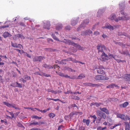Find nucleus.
Returning <instances> with one entry per match:
<instances>
[{
    "mask_svg": "<svg viewBox=\"0 0 130 130\" xmlns=\"http://www.w3.org/2000/svg\"><path fill=\"white\" fill-rule=\"evenodd\" d=\"M9 26L8 25H7L0 27V31L1 30L4 29L6 28L9 27Z\"/></svg>",
    "mask_w": 130,
    "mask_h": 130,
    "instance_id": "obj_30",
    "label": "nucleus"
},
{
    "mask_svg": "<svg viewBox=\"0 0 130 130\" xmlns=\"http://www.w3.org/2000/svg\"><path fill=\"white\" fill-rule=\"evenodd\" d=\"M71 27L70 26H66L65 28V29L66 30H69L70 29Z\"/></svg>",
    "mask_w": 130,
    "mask_h": 130,
    "instance_id": "obj_43",
    "label": "nucleus"
},
{
    "mask_svg": "<svg viewBox=\"0 0 130 130\" xmlns=\"http://www.w3.org/2000/svg\"><path fill=\"white\" fill-rule=\"evenodd\" d=\"M68 44L69 45H72L73 46H74L75 43L73 42L70 40H69Z\"/></svg>",
    "mask_w": 130,
    "mask_h": 130,
    "instance_id": "obj_29",
    "label": "nucleus"
},
{
    "mask_svg": "<svg viewBox=\"0 0 130 130\" xmlns=\"http://www.w3.org/2000/svg\"><path fill=\"white\" fill-rule=\"evenodd\" d=\"M44 50L47 51L49 52H54L56 50V49H53L51 48H45Z\"/></svg>",
    "mask_w": 130,
    "mask_h": 130,
    "instance_id": "obj_23",
    "label": "nucleus"
},
{
    "mask_svg": "<svg viewBox=\"0 0 130 130\" xmlns=\"http://www.w3.org/2000/svg\"><path fill=\"white\" fill-rule=\"evenodd\" d=\"M58 63L62 64H66L67 63L65 59L62 60L60 61Z\"/></svg>",
    "mask_w": 130,
    "mask_h": 130,
    "instance_id": "obj_26",
    "label": "nucleus"
},
{
    "mask_svg": "<svg viewBox=\"0 0 130 130\" xmlns=\"http://www.w3.org/2000/svg\"><path fill=\"white\" fill-rule=\"evenodd\" d=\"M47 40V42L49 43H51V42H53V40L51 39L48 38Z\"/></svg>",
    "mask_w": 130,
    "mask_h": 130,
    "instance_id": "obj_54",
    "label": "nucleus"
},
{
    "mask_svg": "<svg viewBox=\"0 0 130 130\" xmlns=\"http://www.w3.org/2000/svg\"><path fill=\"white\" fill-rule=\"evenodd\" d=\"M111 16L110 18V19L111 20H114L115 21L117 22L118 21V20L116 18V15L115 14H112L111 15Z\"/></svg>",
    "mask_w": 130,
    "mask_h": 130,
    "instance_id": "obj_16",
    "label": "nucleus"
},
{
    "mask_svg": "<svg viewBox=\"0 0 130 130\" xmlns=\"http://www.w3.org/2000/svg\"><path fill=\"white\" fill-rule=\"evenodd\" d=\"M16 83L17 84V87L20 88L22 87V85L21 84H19L17 82H16Z\"/></svg>",
    "mask_w": 130,
    "mask_h": 130,
    "instance_id": "obj_47",
    "label": "nucleus"
},
{
    "mask_svg": "<svg viewBox=\"0 0 130 130\" xmlns=\"http://www.w3.org/2000/svg\"><path fill=\"white\" fill-rule=\"evenodd\" d=\"M74 46L79 50H84V48L83 47H81L80 45L77 43H75Z\"/></svg>",
    "mask_w": 130,
    "mask_h": 130,
    "instance_id": "obj_13",
    "label": "nucleus"
},
{
    "mask_svg": "<svg viewBox=\"0 0 130 130\" xmlns=\"http://www.w3.org/2000/svg\"><path fill=\"white\" fill-rule=\"evenodd\" d=\"M107 129V127H105L103 128H102L101 126H99L97 127V130H104Z\"/></svg>",
    "mask_w": 130,
    "mask_h": 130,
    "instance_id": "obj_32",
    "label": "nucleus"
},
{
    "mask_svg": "<svg viewBox=\"0 0 130 130\" xmlns=\"http://www.w3.org/2000/svg\"><path fill=\"white\" fill-rule=\"evenodd\" d=\"M101 119L98 117V119L96 120V122L98 123H99Z\"/></svg>",
    "mask_w": 130,
    "mask_h": 130,
    "instance_id": "obj_50",
    "label": "nucleus"
},
{
    "mask_svg": "<svg viewBox=\"0 0 130 130\" xmlns=\"http://www.w3.org/2000/svg\"><path fill=\"white\" fill-rule=\"evenodd\" d=\"M98 104V103H91V104H90V105L91 106H92V105H97Z\"/></svg>",
    "mask_w": 130,
    "mask_h": 130,
    "instance_id": "obj_64",
    "label": "nucleus"
},
{
    "mask_svg": "<svg viewBox=\"0 0 130 130\" xmlns=\"http://www.w3.org/2000/svg\"><path fill=\"white\" fill-rule=\"evenodd\" d=\"M124 15V17L125 20H128L130 19V17L127 15L126 13Z\"/></svg>",
    "mask_w": 130,
    "mask_h": 130,
    "instance_id": "obj_24",
    "label": "nucleus"
},
{
    "mask_svg": "<svg viewBox=\"0 0 130 130\" xmlns=\"http://www.w3.org/2000/svg\"><path fill=\"white\" fill-rule=\"evenodd\" d=\"M3 103H4V104L6 105L7 106H8L9 107H11L12 105V104H10L9 103L7 102H4Z\"/></svg>",
    "mask_w": 130,
    "mask_h": 130,
    "instance_id": "obj_34",
    "label": "nucleus"
},
{
    "mask_svg": "<svg viewBox=\"0 0 130 130\" xmlns=\"http://www.w3.org/2000/svg\"><path fill=\"white\" fill-rule=\"evenodd\" d=\"M117 117L121 118L124 121H126L127 120H130V118L127 115L125 116L124 115L118 113L117 115Z\"/></svg>",
    "mask_w": 130,
    "mask_h": 130,
    "instance_id": "obj_2",
    "label": "nucleus"
},
{
    "mask_svg": "<svg viewBox=\"0 0 130 130\" xmlns=\"http://www.w3.org/2000/svg\"><path fill=\"white\" fill-rule=\"evenodd\" d=\"M100 109L101 111L105 112L107 115H108L109 113L108 110L105 108H100Z\"/></svg>",
    "mask_w": 130,
    "mask_h": 130,
    "instance_id": "obj_15",
    "label": "nucleus"
},
{
    "mask_svg": "<svg viewBox=\"0 0 130 130\" xmlns=\"http://www.w3.org/2000/svg\"><path fill=\"white\" fill-rule=\"evenodd\" d=\"M119 52L122 54L124 55H127L128 54V51L127 50H126L125 51H119Z\"/></svg>",
    "mask_w": 130,
    "mask_h": 130,
    "instance_id": "obj_33",
    "label": "nucleus"
},
{
    "mask_svg": "<svg viewBox=\"0 0 130 130\" xmlns=\"http://www.w3.org/2000/svg\"><path fill=\"white\" fill-rule=\"evenodd\" d=\"M73 98L78 100H79L80 99V98L79 97L75 96H74V98Z\"/></svg>",
    "mask_w": 130,
    "mask_h": 130,
    "instance_id": "obj_62",
    "label": "nucleus"
},
{
    "mask_svg": "<svg viewBox=\"0 0 130 130\" xmlns=\"http://www.w3.org/2000/svg\"><path fill=\"white\" fill-rule=\"evenodd\" d=\"M119 27V26L118 25H114L113 26H112L108 23H106L105 24V26H103L102 27V28H108L110 30H112L116 28H118Z\"/></svg>",
    "mask_w": 130,
    "mask_h": 130,
    "instance_id": "obj_1",
    "label": "nucleus"
},
{
    "mask_svg": "<svg viewBox=\"0 0 130 130\" xmlns=\"http://www.w3.org/2000/svg\"><path fill=\"white\" fill-rule=\"evenodd\" d=\"M120 12L123 15H124L126 13H124V9H122L121 8H120Z\"/></svg>",
    "mask_w": 130,
    "mask_h": 130,
    "instance_id": "obj_49",
    "label": "nucleus"
},
{
    "mask_svg": "<svg viewBox=\"0 0 130 130\" xmlns=\"http://www.w3.org/2000/svg\"><path fill=\"white\" fill-rule=\"evenodd\" d=\"M120 124H120V123H119V124H115L114 126H111L110 127V128L111 129H113L115 127H116V126H118V125H120Z\"/></svg>",
    "mask_w": 130,
    "mask_h": 130,
    "instance_id": "obj_44",
    "label": "nucleus"
},
{
    "mask_svg": "<svg viewBox=\"0 0 130 130\" xmlns=\"http://www.w3.org/2000/svg\"><path fill=\"white\" fill-rule=\"evenodd\" d=\"M85 128L83 126H81L79 127V130H84Z\"/></svg>",
    "mask_w": 130,
    "mask_h": 130,
    "instance_id": "obj_59",
    "label": "nucleus"
},
{
    "mask_svg": "<svg viewBox=\"0 0 130 130\" xmlns=\"http://www.w3.org/2000/svg\"><path fill=\"white\" fill-rule=\"evenodd\" d=\"M71 38L72 40H78L79 41L80 40V39H79V38H76L75 37H71Z\"/></svg>",
    "mask_w": 130,
    "mask_h": 130,
    "instance_id": "obj_56",
    "label": "nucleus"
},
{
    "mask_svg": "<svg viewBox=\"0 0 130 130\" xmlns=\"http://www.w3.org/2000/svg\"><path fill=\"white\" fill-rule=\"evenodd\" d=\"M4 73V71L2 69H0V74L3 75Z\"/></svg>",
    "mask_w": 130,
    "mask_h": 130,
    "instance_id": "obj_61",
    "label": "nucleus"
},
{
    "mask_svg": "<svg viewBox=\"0 0 130 130\" xmlns=\"http://www.w3.org/2000/svg\"><path fill=\"white\" fill-rule=\"evenodd\" d=\"M10 86H11L13 87H17V84L16 83V82L15 83H12L11 84Z\"/></svg>",
    "mask_w": 130,
    "mask_h": 130,
    "instance_id": "obj_51",
    "label": "nucleus"
},
{
    "mask_svg": "<svg viewBox=\"0 0 130 130\" xmlns=\"http://www.w3.org/2000/svg\"><path fill=\"white\" fill-rule=\"evenodd\" d=\"M83 122L84 123H85L87 126H88L90 123V120L89 119H84Z\"/></svg>",
    "mask_w": 130,
    "mask_h": 130,
    "instance_id": "obj_22",
    "label": "nucleus"
},
{
    "mask_svg": "<svg viewBox=\"0 0 130 130\" xmlns=\"http://www.w3.org/2000/svg\"><path fill=\"white\" fill-rule=\"evenodd\" d=\"M109 57H111V58L112 57L113 58L115 59H116L115 58V56H114V55H113L112 54H110V56Z\"/></svg>",
    "mask_w": 130,
    "mask_h": 130,
    "instance_id": "obj_58",
    "label": "nucleus"
},
{
    "mask_svg": "<svg viewBox=\"0 0 130 130\" xmlns=\"http://www.w3.org/2000/svg\"><path fill=\"white\" fill-rule=\"evenodd\" d=\"M76 107L78 109V108L77 107V106H76L75 105V104L72 105H71V107Z\"/></svg>",
    "mask_w": 130,
    "mask_h": 130,
    "instance_id": "obj_57",
    "label": "nucleus"
},
{
    "mask_svg": "<svg viewBox=\"0 0 130 130\" xmlns=\"http://www.w3.org/2000/svg\"><path fill=\"white\" fill-rule=\"evenodd\" d=\"M33 124L38 125V124H39V123L38 122H34L32 123H31L30 124V125H31Z\"/></svg>",
    "mask_w": 130,
    "mask_h": 130,
    "instance_id": "obj_52",
    "label": "nucleus"
},
{
    "mask_svg": "<svg viewBox=\"0 0 130 130\" xmlns=\"http://www.w3.org/2000/svg\"><path fill=\"white\" fill-rule=\"evenodd\" d=\"M20 26H23V27H25V25L24 23L23 22H20L19 23Z\"/></svg>",
    "mask_w": 130,
    "mask_h": 130,
    "instance_id": "obj_45",
    "label": "nucleus"
},
{
    "mask_svg": "<svg viewBox=\"0 0 130 130\" xmlns=\"http://www.w3.org/2000/svg\"><path fill=\"white\" fill-rule=\"evenodd\" d=\"M2 36L5 38H6L8 37H11L12 35L10 34V33H3Z\"/></svg>",
    "mask_w": 130,
    "mask_h": 130,
    "instance_id": "obj_18",
    "label": "nucleus"
},
{
    "mask_svg": "<svg viewBox=\"0 0 130 130\" xmlns=\"http://www.w3.org/2000/svg\"><path fill=\"white\" fill-rule=\"evenodd\" d=\"M97 48L98 50V52H102V50L101 48H100L101 47L100 46V45L99 44L97 46Z\"/></svg>",
    "mask_w": 130,
    "mask_h": 130,
    "instance_id": "obj_37",
    "label": "nucleus"
},
{
    "mask_svg": "<svg viewBox=\"0 0 130 130\" xmlns=\"http://www.w3.org/2000/svg\"><path fill=\"white\" fill-rule=\"evenodd\" d=\"M94 78L97 80L107 79L106 78V77L105 76L100 75H98L95 76Z\"/></svg>",
    "mask_w": 130,
    "mask_h": 130,
    "instance_id": "obj_5",
    "label": "nucleus"
},
{
    "mask_svg": "<svg viewBox=\"0 0 130 130\" xmlns=\"http://www.w3.org/2000/svg\"><path fill=\"white\" fill-rule=\"evenodd\" d=\"M67 76L68 77H67V78H69L72 79H73L76 78V76L75 75H73L70 76L67 75Z\"/></svg>",
    "mask_w": 130,
    "mask_h": 130,
    "instance_id": "obj_35",
    "label": "nucleus"
},
{
    "mask_svg": "<svg viewBox=\"0 0 130 130\" xmlns=\"http://www.w3.org/2000/svg\"><path fill=\"white\" fill-rule=\"evenodd\" d=\"M52 37L54 39L56 40H58L57 38L56 37V36L54 34H52Z\"/></svg>",
    "mask_w": 130,
    "mask_h": 130,
    "instance_id": "obj_46",
    "label": "nucleus"
},
{
    "mask_svg": "<svg viewBox=\"0 0 130 130\" xmlns=\"http://www.w3.org/2000/svg\"><path fill=\"white\" fill-rule=\"evenodd\" d=\"M78 20H72L71 21V25L73 26H74L78 22Z\"/></svg>",
    "mask_w": 130,
    "mask_h": 130,
    "instance_id": "obj_17",
    "label": "nucleus"
},
{
    "mask_svg": "<svg viewBox=\"0 0 130 130\" xmlns=\"http://www.w3.org/2000/svg\"><path fill=\"white\" fill-rule=\"evenodd\" d=\"M76 114L75 113H74L73 112L71 113L70 114V119H71L73 115Z\"/></svg>",
    "mask_w": 130,
    "mask_h": 130,
    "instance_id": "obj_53",
    "label": "nucleus"
},
{
    "mask_svg": "<svg viewBox=\"0 0 130 130\" xmlns=\"http://www.w3.org/2000/svg\"><path fill=\"white\" fill-rule=\"evenodd\" d=\"M11 44L12 46L14 47L21 48V47H22V46L21 44H17L16 43H13L12 42H11Z\"/></svg>",
    "mask_w": 130,
    "mask_h": 130,
    "instance_id": "obj_9",
    "label": "nucleus"
},
{
    "mask_svg": "<svg viewBox=\"0 0 130 130\" xmlns=\"http://www.w3.org/2000/svg\"><path fill=\"white\" fill-rule=\"evenodd\" d=\"M128 102H126L123 104H121L119 106L121 108H125L128 105Z\"/></svg>",
    "mask_w": 130,
    "mask_h": 130,
    "instance_id": "obj_12",
    "label": "nucleus"
},
{
    "mask_svg": "<svg viewBox=\"0 0 130 130\" xmlns=\"http://www.w3.org/2000/svg\"><path fill=\"white\" fill-rule=\"evenodd\" d=\"M116 87H118L117 85H115L114 84H112L109 85L108 86H107V88H113L114 86Z\"/></svg>",
    "mask_w": 130,
    "mask_h": 130,
    "instance_id": "obj_31",
    "label": "nucleus"
},
{
    "mask_svg": "<svg viewBox=\"0 0 130 130\" xmlns=\"http://www.w3.org/2000/svg\"><path fill=\"white\" fill-rule=\"evenodd\" d=\"M50 24L49 22H47L46 23H44L43 26L44 28L47 29H50Z\"/></svg>",
    "mask_w": 130,
    "mask_h": 130,
    "instance_id": "obj_8",
    "label": "nucleus"
},
{
    "mask_svg": "<svg viewBox=\"0 0 130 130\" xmlns=\"http://www.w3.org/2000/svg\"><path fill=\"white\" fill-rule=\"evenodd\" d=\"M43 67H44L48 69H52L54 68V66H52L50 65H47L46 64H43L42 66Z\"/></svg>",
    "mask_w": 130,
    "mask_h": 130,
    "instance_id": "obj_10",
    "label": "nucleus"
},
{
    "mask_svg": "<svg viewBox=\"0 0 130 130\" xmlns=\"http://www.w3.org/2000/svg\"><path fill=\"white\" fill-rule=\"evenodd\" d=\"M96 112L97 115L100 117V118L101 119L103 118L104 119L106 118V115L104 112L99 110H97Z\"/></svg>",
    "mask_w": 130,
    "mask_h": 130,
    "instance_id": "obj_4",
    "label": "nucleus"
},
{
    "mask_svg": "<svg viewBox=\"0 0 130 130\" xmlns=\"http://www.w3.org/2000/svg\"><path fill=\"white\" fill-rule=\"evenodd\" d=\"M65 69L66 70H67L68 71H70L72 72H75V70H73V69L69 67H65Z\"/></svg>",
    "mask_w": 130,
    "mask_h": 130,
    "instance_id": "obj_28",
    "label": "nucleus"
},
{
    "mask_svg": "<svg viewBox=\"0 0 130 130\" xmlns=\"http://www.w3.org/2000/svg\"><path fill=\"white\" fill-rule=\"evenodd\" d=\"M125 80L128 82H130V74H126L125 75Z\"/></svg>",
    "mask_w": 130,
    "mask_h": 130,
    "instance_id": "obj_19",
    "label": "nucleus"
},
{
    "mask_svg": "<svg viewBox=\"0 0 130 130\" xmlns=\"http://www.w3.org/2000/svg\"><path fill=\"white\" fill-rule=\"evenodd\" d=\"M85 77V75L83 74H80L78 76L77 79H81Z\"/></svg>",
    "mask_w": 130,
    "mask_h": 130,
    "instance_id": "obj_25",
    "label": "nucleus"
},
{
    "mask_svg": "<svg viewBox=\"0 0 130 130\" xmlns=\"http://www.w3.org/2000/svg\"><path fill=\"white\" fill-rule=\"evenodd\" d=\"M89 20L88 19H86V20H85L84 21L83 23H82V24H81V25H80V26H79L77 28V31H78L80 29V28L81 27H82V26H82L84 24H88L89 23Z\"/></svg>",
    "mask_w": 130,
    "mask_h": 130,
    "instance_id": "obj_7",
    "label": "nucleus"
},
{
    "mask_svg": "<svg viewBox=\"0 0 130 130\" xmlns=\"http://www.w3.org/2000/svg\"><path fill=\"white\" fill-rule=\"evenodd\" d=\"M17 36L18 37L21 38L22 39H24V37L22 35L20 34H18L17 35Z\"/></svg>",
    "mask_w": 130,
    "mask_h": 130,
    "instance_id": "obj_38",
    "label": "nucleus"
},
{
    "mask_svg": "<svg viewBox=\"0 0 130 130\" xmlns=\"http://www.w3.org/2000/svg\"><path fill=\"white\" fill-rule=\"evenodd\" d=\"M110 55L108 56L104 52L102 53L101 55V57L100 58V59L102 61H105L106 60H108L111 58L110 57H109Z\"/></svg>",
    "mask_w": 130,
    "mask_h": 130,
    "instance_id": "obj_3",
    "label": "nucleus"
},
{
    "mask_svg": "<svg viewBox=\"0 0 130 130\" xmlns=\"http://www.w3.org/2000/svg\"><path fill=\"white\" fill-rule=\"evenodd\" d=\"M17 125L19 127H24L22 125V124L20 122H17Z\"/></svg>",
    "mask_w": 130,
    "mask_h": 130,
    "instance_id": "obj_42",
    "label": "nucleus"
},
{
    "mask_svg": "<svg viewBox=\"0 0 130 130\" xmlns=\"http://www.w3.org/2000/svg\"><path fill=\"white\" fill-rule=\"evenodd\" d=\"M129 125L128 123V125H127L126 126L125 130H129Z\"/></svg>",
    "mask_w": 130,
    "mask_h": 130,
    "instance_id": "obj_55",
    "label": "nucleus"
},
{
    "mask_svg": "<svg viewBox=\"0 0 130 130\" xmlns=\"http://www.w3.org/2000/svg\"><path fill=\"white\" fill-rule=\"evenodd\" d=\"M96 71L99 74H105L104 71L102 69H97Z\"/></svg>",
    "mask_w": 130,
    "mask_h": 130,
    "instance_id": "obj_14",
    "label": "nucleus"
},
{
    "mask_svg": "<svg viewBox=\"0 0 130 130\" xmlns=\"http://www.w3.org/2000/svg\"><path fill=\"white\" fill-rule=\"evenodd\" d=\"M61 24H58L56 25V29L57 30H59L61 29L62 27Z\"/></svg>",
    "mask_w": 130,
    "mask_h": 130,
    "instance_id": "obj_20",
    "label": "nucleus"
},
{
    "mask_svg": "<svg viewBox=\"0 0 130 130\" xmlns=\"http://www.w3.org/2000/svg\"><path fill=\"white\" fill-rule=\"evenodd\" d=\"M58 75L61 76L65 77L66 78H67V77H68L67 76L68 75L67 74H64L61 73H58Z\"/></svg>",
    "mask_w": 130,
    "mask_h": 130,
    "instance_id": "obj_27",
    "label": "nucleus"
},
{
    "mask_svg": "<svg viewBox=\"0 0 130 130\" xmlns=\"http://www.w3.org/2000/svg\"><path fill=\"white\" fill-rule=\"evenodd\" d=\"M32 118H35L37 119H40L41 118V117H38L36 116H32Z\"/></svg>",
    "mask_w": 130,
    "mask_h": 130,
    "instance_id": "obj_40",
    "label": "nucleus"
},
{
    "mask_svg": "<svg viewBox=\"0 0 130 130\" xmlns=\"http://www.w3.org/2000/svg\"><path fill=\"white\" fill-rule=\"evenodd\" d=\"M24 79H25L26 80H30V77L28 76L27 75H25L24 76Z\"/></svg>",
    "mask_w": 130,
    "mask_h": 130,
    "instance_id": "obj_36",
    "label": "nucleus"
},
{
    "mask_svg": "<svg viewBox=\"0 0 130 130\" xmlns=\"http://www.w3.org/2000/svg\"><path fill=\"white\" fill-rule=\"evenodd\" d=\"M104 68V67L102 66H100L97 69H102Z\"/></svg>",
    "mask_w": 130,
    "mask_h": 130,
    "instance_id": "obj_63",
    "label": "nucleus"
},
{
    "mask_svg": "<svg viewBox=\"0 0 130 130\" xmlns=\"http://www.w3.org/2000/svg\"><path fill=\"white\" fill-rule=\"evenodd\" d=\"M11 107L15 108V109H18L20 110V109L17 107H15V105L14 104H12V105Z\"/></svg>",
    "mask_w": 130,
    "mask_h": 130,
    "instance_id": "obj_41",
    "label": "nucleus"
},
{
    "mask_svg": "<svg viewBox=\"0 0 130 130\" xmlns=\"http://www.w3.org/2000/svg\"><path fill=\"white\" fill-rule=\"evenodd\" d=\"M65 59L66 61H72L73 62H75V63L78 62L77 61H76L75 60H73V59L72 58H69L66 59Z\"/></svg>",
    "mask_w": 130,
    "mask_h": 130,
    "instance_id": "obj_21",
    "label": "nucleus"
},
{
    "mask_svg": "<svg viewBox=\"0 0 130 130\" xmlns=\"http://www.w3.org/2000/svg\"><path fill=\"white\" fill-rule=\"evenodd\" d=\"M102 85V84L99 85L98 84H93L91 83H88V86L94 87H98L99 86H101V85Z\"/></svg>",
    "mask_w": 130,
    "mask_h": 130,
    "instance_id": "obj_11",
    "label": "nucleus"
},
{
    "mask_svg": "<svg viewBox=\"0 0 130 130\" xmlns=\"http://www.w3.org/2000/svg\"><path fill=\"white\" fill-rule=\"evenodd\" d=\"M69 42V40H66L65 41H63V42L67 44H68V42Z\"/></svg>",
    "mask_w": 130,
    "mask_h": 130,
    "instance_id": "obj_60",
    "label": "nucleus"
},
{
    "mask_svg": "<svg viewBox=\"0 0 130 130\" xmlns=\"http://www.w3.org/2000/svg\"><path fill=\"white\" fill-rule=\"evenodd\" d=\"M55 116V115L53 113H51L49 114V117L52 118H53Z\"/></svg>",
    "mask_w": 130,
    "mask_h": 130,
    "instance_id": "obj_39",
    "label": "nucleus"
},
{
    "mask_svg": "<svg viewBox=\"0 0 130 130\" xmlns=\"http://www.w3.org/2000/svg\"><path fill=\"white\" fill-rule=\"evenodd\" d=\"M119 20H123L124 21V17H119L118 18V19Z\"/></svg>",
    "mask_w": 130,
    "mask_h": 130,
    "instance_id": "obj_48",
    "label": "nucleus"
},
{
    "mask_svg": "<svg viewBox=\"0 0 130 130\" xmlns=\"http://www.w3.org/2000/svg\"><path fill=\"white\" fill-rule=\"evenodd\" d=\"M45 57L44 56H36L34 57L33 59V61H39V62L41 61L42 60L44 59H45Z\"/></svg>",
    "mask_w": 130,
    "mask_h": 130,
    "instance_id": "obj_6",
    "label": "nucleus"
}]
</instances>
